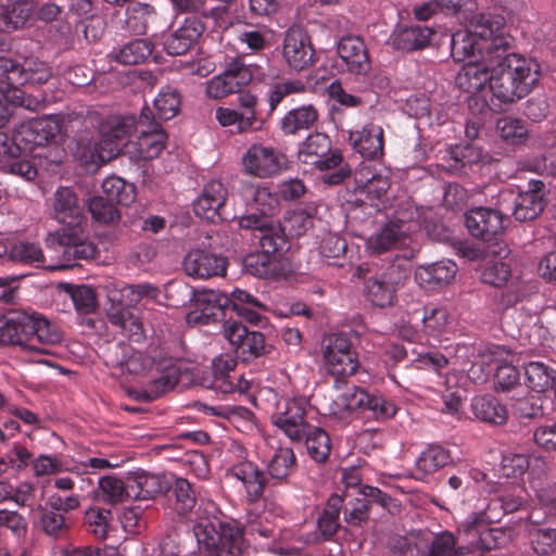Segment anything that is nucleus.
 Wrapping results in <instances>:
<instances>
[{
	"label": "nucleus",
	"instance_id": "nucleus-57",
	"mask_svg": "<svg viewBox=\"0 0 556 556\" xmlns=\"http://www.w3.org/2000/svg\"><path fill=\"white\" fill-rule=\"evenodd\" d=\"M421 321L426 334L439 337L448 328L450 314L444 307H426Z\"/></svg>",
	"mask_w": 556,
	"mask_h": 556
},
{
	"label": "nucleus",
	"instance_id": "nucleus-62",
	"mask_svg": "<svg viewBox=\"0 0 556 556\" xmlns=\"http://www.w3.org/2000/svg\"><path fill=\"white\" fill-rule=\"evenodd\" d=\"M88 207L92 217L100 223H113L119 218L116 203L108 198L93 197L90 199Z\"/></svg>",
	"mask_w": 556,
	"mask_h": 556
},
{
	"label": "nucleus",
	"instance_id": "nucleus-12",
	"mask_svg": "<svg viewBox=\"0 0 556 556\" xmlns=\"http://www.w3.org/2000/svg\"><path fill=\"white\" fill-rule=\"evenodd\" d=\"M282 56L295 72L309 68L315 63V50L311 37L301 26L290 27L283 38Z\"/></svg>",
	"mask_w": 556,
	"mask_h": 556
},
{
	"label": "nucleus",
	"instance_id": "nucleus-38",
	"mask_svg": "<svg viewBox=\"0 0 556 556\" xmlns=\"http://www.w3.org/2000/svg\"><path fill=\"white\" fill-rule=\"evenodd\" d=\"M471 410L478 419L492 425H503L508 418L506 407L492 395L473 397Z\"/></svg>",
	"mask_w": 556,
	"mask_h": 556
},
{
	"label": "nucleus",
	"instance_id": "nucleus-39",
	"mask_svg": "<svg viewBox=\"0 0 556 556\" xmlns=\"http://www.w3.org/2000/svg\"><path fill=\"white\" fill-rule=\"evenodd\" d=\"M318 111L313 104L292 109L281 118L280 128L285 135H294L309 129L318 119Z\"/></svg>",
	"mask_w": 556,
	"mask_h": 556
},
{
	"label": "nucleus",
	"instance_id": "nucleus-56",
	"mask_svg": "<svg viewBox=\"0 0 556 556\" xmlns=\"http://www.w3.org/2000/svg\"><path fill=\"white\" fill-rule=\"evenodd\" d=\"M99 496L102 502L115 505L129 497V480L125 484L118 478L105 476L99 480Z\"/></svg>",
	"mask_w": 556,
	"mask_h": 556
},
{
	"label": "nucleus",
	"instance_id": "nucleus-63",
	"mask_svg": "<svg viewBox=\"0 0 556 556\" xmlns=\"http://www.w3.org/2000/svg\"><path fill=\"white\" fill-rule=\"evenodd\" d=\"M70 295L75 308L83 314H90L98 306L97 295L93 288L88 286H73L70 288Z\"/></svg>",
	"mask_w": 556,
	"mask_h": 556
},
{
	"label": "nucleus",
	"instance_id": "nucleus-64",
	"mask_svg": "<svg viewBox=\"0 0 556 556\" xmlns=\"http://www.w3.org/2000/svg\"><path fill=\"white\" fill-rule=\"evenodd\" d=\"M41 530L55 539L62 538L68 530L70 523L61 513L45 510L39 519Z\"/></svg>",
	"mask_w": 556,
	"mask_h": 556
},
{
	"label": "nucleus",
	"instance_id": "nucleus-32",
	"mask_svg": "<svg viewBox=\"0 0 556 556\" xmlns=\"http://www.w3.org/2000/svg\"><path fill=\"white\" fill-rule=\"evenodd\" d=\"M433 34V29L428 26H399L393 30L390 41L394 49L412 52L426 48Z\"/></svg>",
	"mask_w": 556,
	"mask_h": 556
},
{
	"label": "nucleus",
	"instance_id": "nucleus-34",
	"mask_svg": "<svg viewBox=\"0 0 556 556\" xmlns=\"http://www.w3.org/2000/svg\"><path fill=\"white\" fill-rule=\"evenodd\" d=\"M469 22V31H471L480 40V49L482 42H494L496 39H502L505 43V50H509V41L506 37L497 34L503 27V17L500 15H492L485 13H471L465 17Z\"/></svg>",
	"mask_w": 556,
	"mask_h": 556
},
{
	"label": "nucleus",
	"instance_id": "nucleus-26",
	"mask_svg": "<svg viewBox=\"0 0 556 556\" xmlns=\"http://www.w3.org/2000/svg\"><path fill=\"white\" fill-rule=\"evenodd\" d=\"M338 54L352 74L365 75L370 68L366 46L357 36L343 37L338 43Z\"/></svg>",
	"mask_w": 556,
	"mask_h": 556
},
{
	"label": "nucleus",
	"instance_id": "nucleus-1",
	"mask_svg": "<svg viewBox=\"0 0 556 556\" xmlns=\"http://www.w3.org/2000/svg\"><path fill=\"white\" fill-rule=\"evenodd\" d=\"M493 65L490 91L492 101L498 104H511L532 90L539 80V72L532 63L521 55L505 50Z\"/></svg>",
	"mask_w": 556,
	"mask_h": 556
},
{
	"label": "nucleus",
	"instance_id": "nucleus-14",
	"mask_svg": "<svg viewBox=\"0 0 556 556\" xmlns=\"http://www.w3.org/2000/svg\"><path fill=\"white\" fill-rule=\"evenodd\" d=\"M405 277V273L395 265L388 266L380 274L369 276L365 282V292L368 300L380 307L392 305L395 292Z\"/></svg>",
	"mask_w": 556,
	"mask_h": 556
},
{
	"label": "nucleus",
	"instance_id": "nucleus-20",
	"mask_svg": "<svg viewBox=\"0 0 556 556\" xmlns=\"http://www.w3.org/2000/svg\"><path fill=\"white\" fill-rule=\"evenodd\" d=\"M186 275L195 279H208L226 274V258L205 250L195 249L189 251L182 261Z\"/></svg>",
	"mask_w": 556,
	"mask_h": 556
},
{
	"label": "nucleus",
	"instance_id": "nucleus-41",
	"mask_svg": "<svg viewBox=\"0 0 556 556\" xmlns=\"http://www.w3.org/2000/svg\"><path fill=\"white\" fill-rule=\"evenodd\" d=\"M155 366L159 376L148 384L147 394L149 400H155L174 389L180 377L179 368L170 361L159 362Z\"/></svg>",
	"mask_w": 556,
	"mask_h": 556
},
{
	"label": "nucleus",
	"instance_id": "nucleus-13",
	"mask_svg": "<svg viewBox=\"0 0 556 556\" xmlns=\"http://www.w3.org/2000/svg\"><path fill=\"white\" fill-rule=\"evenodd\" d=\"M305 404L303 399H285L277 403L271 416L274 425L292 441H301L311 427L305 420Z\"/></svg>",
	"mask_w": 556,
	"mask_h": 556
},
{
	"label": "nucleus",
	"instance_id": "nucleus-18",
	"mask_svg": "<svg viewBox=\"0 0 556 556\" xmlns=\"http://www.w3.org/2000/svg\"><path fill=\"white\" fill-rule=\"evenodd\" d=\"M251 79L250 68L240 60H232L222 74L208 81L206 93L212 99H222L230 93L239 92Z\"/></svg>",
	"mask_w": 556,
	"mask_h": 556
},
{
	"label": "nucleus",
	"instance_id": "nucleus-6",
	"mask_svg": "<svg viewBox=\"0 0 556 556\" xmlns=\"http://www.w3.org/2000/svg\"><path fill=\"white\" fill-rule=\"evenodd\" d=\"M323 358L327 372L334 378L336 389H340L358 367L352 343L342 334H331L325 340Z\"/></svg>",
	"mask_w": 556,
	"mask_h": 556
},
{
	"label": "nucleus",
	"instance_id": "nucleus-28",
	"mask_svg": "<svg viewBox=\"0 0 556 556\" xmlns=\"http://www.w3.org/2000/svg\"><path fill=\"white\" fill-rule=\"evenodd\" d=\"M106 316L111 325L128 339L139 342L144 338L143 324L136 309L122 303H113L108 308Z\"/></svg>",
	"mask_w": 556,
	"mask_h": 556
},
{
	"label": "nucleus",
	"instance_id": "nucleus-58",
	"mask_svg": "<svg viewBox=\"0 0 556 556\" xmlns=\"http://www.w3.org/2000/svg\"><path fill=\"white\" fill-rule=\"evenodd\" d=\"M157 295V288L150 283L126 285L121 289L122 300L126 303L123 305L128 307L137 305L143 299L155 300Z\"/></svg>",
	"mask_w": 556,
	"mask_h": 556
},
{
	"label": "nucleus",
	"instance_id": "nucleus-61",
	"mask_svg": "<svg viewBox=\"0 0 556 556\" xmlns=\"http://www.w3.org/2000/svg\"><path fill=\"white\" fill-rule=\"evenodd\" d=\"M510 276L511 269L509 265L500 261L488 262L481 271V280L497 288L505 286Z\"/></svg>",
	"mask_w": 556,
	"mask_h": 556
},
{
	"label": "nucleus",
	"instance_id": "nucleus-5",
	"mask_svg": "<svg viewBox=\"0 0 556 556\" xmlns=\"http://www.w3.org/2000/svg\"><path fill=\"white\" fill-rule=\"evenodd\" d=\"M504 41L496 39L494 42H482L480 56L477 60L468 61L456 77L457 87L475 94L481 91L486 84L491 85L494 61L504 53Z\"/></svg>",
	"mask_w": 556,
	"mask_h": 556
},
{
	"label": "nucleus",
	"instance_id": "nucleus-21",
	"mask_svg": "<svg viewBox=\"0 0 556 556\" xmlns=\"http://www.w3.org/2000/svg\"><path fill=\"white\" fill-rule=\"evenodd\" d=\"M228 190L219 180L208 182L201 195L194 201L193 211L199 217L212 223L226 219L224 205Z\"/></svg>",
	"mask_w": 556,
	"mask_h": 556
},
{
	"label": "nucleus",
	"instance_id": "nucleus-36",
	"mask_svg": "<svg viewBox=\"0 0 556 556\" xmlns=\"http://www.w3.org/2000/svg\"><path fill=\"white\" fill-rule=\"evenodd\" d=\"M355 192L364 193L370 199H380L390 188V177L372 169L359 167L354 175Z\"/></svg>",
	"mask_w": 556,
	"mask_h": 556
},
{
	"label": "nucleus",
	"instance_id": "nucleus-27",
	"mask_svg": "<svg viewBox=\"0 0 556 556\" xmlns=\"http://www.w3.org/2000/svg\"><path fill=\"white\" fill-rule=\"evenodd\" d=\"M456 273L457 265L451 260H444L418 265L415 269V280L422 288L435 289L451 283Z\"/></svg>",
	"mask_w": 556,
	"mask_h": 556
},
{
	"label": "nucleus",
	"instance_id": "nucleus-31",
	"mask_svg": "<svg viewBox=\"0 0 556 556\" xmlns=\"http://www.w3.org/2000/svg\"><path fill=\"white\" fill-rule=\"evenodd\" d=\"M229 475L242 483L249 502L262 498L267 479L257 465L252 462L237 464L230 468Z\"/></svg>",
	"mask_w": 556,
	"mask_h": 556
},
{
	"label": "nucleus",
	"instance_id": "nucleus-47",
	"mask_svg": "<svg viewBox=\"0 0 556 556\" xmlns=\"http://www.w3.org/2000/svg\"><path fill=\"white\" fill-rule=\"evenodd\" d=\"M103 193L116 204L129 205L136 199V188L121 177L109 176L102 182Z\"/></svg>",
	"mask_w": 556,
	"mask_h": 556
},
{
	"label": "nucleus",
	"instance_id": "nucleus-29",
	"mask_svg": "<svg viewBox=\"0 0 556 556\" xmlns=\"http://www.w3.org/2000/svg\"><path fill=\"white\" fill-rule=\"evenodd\" d=\"M237 361L229 354H220L212 361L213 379L205 387L219 391L222 393H231L236 390L244 391L248 389V382L239 379V384H235L230 374L235 370Z\"/></svg>",
	"mask_w": 556,
	"mask_h": 556
},
{
	"label": "nucleus",
	"instance_id": "nucleus-25",
	"mask_svg": "<svg viewBox=\"0 0 556 556\" xmlns=\"http://www.w3.org/2000/svg\"><path fill=\"white\" fill-rule=\"evenodd\" d=\"M53 216L59 223L72 228L81 224L84 208L72 188L60 187L55 190L53 194Z\"/></svg>",
	"mask_w": 556,
	"mask_h": 556
},
{
	"label": "nucleus",
	"instance_id": "nucleus-59",
	"mask_svg": "<svg viewBox=\"0 0 556 556\" xmlns=\"http://www.w3.org/2000/svg\"><path fill=\"white\" fill-rule=\"evenodd\" d=\"M368 400V392L358 387H353L348 390L345 393H342L334 401V405L337 406V410H333L334 414L343 413V412H354L357 409L364 410L365 401Z\"/></svg>",
	"mask_w": 556,
	"mask_h": 556
},
{
	"label": "nucleus",
	"instance_id": "nucleus-52",
	"mask_svg": "<svg viewBox=\"0 0 556 556\" xmlns=\"http://www.w3.org/2000/svg\"><path fill=\"white\" fill-rule=\"evenodd\" d=\"M305 437L307 453L316 463H324L328 459L331 451V440L328 433L321 428H308Z\"/></svg>",
	"mask_w": 556,
	"mask_h": 556
},
{
	"label": "nucleus",
	"instance_id": "nucleus-45",
	"mask_svg": "<svg viewBox=\"0 0 556 556\" xmlns=\"http://www.w3.org/2000/svg\"><path fill=\"white\" fill-rule=\"evenodd\" d=\"M528 387L535 392H545L555 382L556 371L543 362L532 361L525 365Z\"/></svg>",
	"mask_w": 556,
	"mask_h": 556
},
{
	"label": "nucleus",
	"instance_id": "nucleus-7",
	"mask_svg": "<svg viewBox=\"0 0 556 556\" xmlns=\"http://www.w3.org/2000/svg\"><path fill=\"white\" fill-rule=\"evenodd\" d=\"M545 184L542 180H531L527 191L519 192L516 197L511 191H503L500 194V203L518 222L535 219L544 210L546 202L543 195Z\"/></svg>",
	"mask_w": 556,
	"mask_h": 556
},
{
	"label": "nucleus",
	"instance_id": "nucleus-43",
	"mask_svg": "<svg viewBox=\"0 0 556 556\" xmlns=\"http://www.w3.org/2000/svg\"><path fill=\"white\" fill-rule=\"evenodd\" d=\"M126 25L134 35H144L157 20L154 8L148 3L135 2L127 8Z\"/></svg>",
	"mask_w": 556,
	"mask_h": 556
},
{
	"label": "nucleus",
	"instance_id": "nucleus-23",
	"mask_svg": "<svg viewBox=\"0 0 556 556\" xmlns=\"http://www.w3.org/2000/svg\"><path fill=\"white\" fill-rule=\"evenodd\" d=\"M258 80L270 87L268 92L270 112L275 111L286 97L304 92L306 88L300 79H281V71L273 65L260 73Z\"/></svg>",
	"mask_w": 556,
	"mask_h": 556
},
{
	"label": "nucleus",
	"instance_id": "nucleus-50",
	"mask_svg": "<svg viewBox=\"0 0 556 556\" xmlns=\"http://www.w3.org/2000/svg\"><path fill=\"white\" fill-rule=\"evenodd\" d=\"M61 330L51 324L46 317L34 312V329L31 331V341L34 345L47 346L55 345L62 341Z\"/></svg>",
	"mask_w": 556,
	"mask_h": 556
},
{
	"label": "nucleus",
	"instance_id": "nucleus-16",
	"mask_svg": "<svg viewBox=\"0 0 556 556\" xmlns=\"http://www.w3.org/2000/svg\"><path fill=\"white\" fill-rule=\"evenodd\" d=\"M240 111L229 108H217L215 117L223 127L236 126L238 132L249 131L260 121L257 113L258 99L250 92L238 96Z\"/></svg>",
	"mask_w": 556,
	"mask_h": 556
},
{
	"label": "nucleus",
	"instance_id": "nucleus-40",
	"mask_svg": "<svg viewBox=\"0 0 556 556\" xmlns=\"http://www.w3.org/2000/svg\"><path fill=\"white\" fill-rule=\"evenodd\" d=\"M56 242L65 260H88L96 255V245L87 240H79L66 232H55L51 239Z\"/></svg>",
	"mask_w": 556,
	"mask_h": 556
},
{
	"label": "nucleus",
	"instance_id": "nucleus-42",
	"mask_svg": "<svg viewBox=\"0 0 556 556\" xmlns=\"http://www.w3.org/2000/svg\"><path fill=\"white\" fill-rule=\"evenodd\" d=\"M447 450L440 445H429L416 459V478L422 479L451 463Z\"/></svg>",
	"mask_w": 556,
	"mask_h": 556
},
{
	"label": "nucleus",
	"instance_id": "nucleus-19",
	"mask_svg": "<svg viewBox=\"0 0 556 556\" xmlns=\"http://www.w3.org/2000/svg\"><path fill=\"white\" fill-rule=\"evenodd\" d=\"M138 125L141 127V134L137 140L140 157L143 160L157 157L165 148L166 135L161 126L154 122V116L148 106L142 109Z\"/></svg>",
	"mask_w": 556,
	"mask_h": 556
},
{
	"label": "nucleus",
	"instance_id": "nucleus-10",
	"mask_svg": "<svg viewBox=\"0 0 556 556\" xmlns=\"http://www.w3.org/2000/svg\"><path fill=\"white\" fill-rule=\"evenodd\" d=\"M239 226L251 230V241L265 253H278L287 244L285 230L279 223L268 217L249 214L240 217Z\"/></svg>",
	"mask_w": 556,
	"mask_h": 556
},
{
	"label": "nucleus",
	"instance_id": "nucleus-55",
	"mask_svg": "<svg viewBox=\"0 0 556 556\" xmlns=\"http://www.w3.org/2000/svg\"><path fill=\"white\" fill-rule=\"evenodd\" d=\"M496 131L503 141L511 146L523 143L528 137L526 124L511 116L501 117L496 123Z\"/></svg>",
	"mask_w": 556,
	"mask_h": 556
},
{
	"label": "nucleus",
	"instance_id": "nucleus-44",
	"mask_svg": "<svg viewBox=\"0 0 556 556\" xmlns=\"http://www.w3.org/2000/svg\"><path fill=\"white\" fill-rule=\"evenodd\" d=\"M451 54L456 62L477 60L480 56V40L469 30H458L451 38Z\"/></svg>",
	"mask_w": 556,
	"mask_h": 556
},
{
	"label": "nucleus",
	"instance_id": "nucleus-37",
	"mask_svg": "<svg viewBox=\"0 0 556 556\" xmlns=\"http://www.w3.org/2000/svg\"><path fill=\"white\" fill-rule=\"evenodd\" d=\"M169 489L168 481L157 475L139 473L129 479L128 496L134 500L148 501L163 494Z\"/></svg>",
	"mask_w": 556,
	"mask_h": 556
},
{
	"label": "nucleus",
	"instance_id": "nucleus-46",
	"mask_svg": "<svg viewBox=\"0 0 556 556\" xmlns=\"http://www.w3.org/2000/svg\"><path fill=\"white\" fill-rule=\"evenodd\" d=\"M153 43L147 39H137L112 52L114 61L123 65H136L151 55Z\"/></svg>",
	"mask_w": 556,
	"mask_h": 556
},
{
	"label": "nucleus",
	"instance_id": "nucleus-11",
	"mask_svg": "<svg viewBox=\"0 0 556 556\" xmlns=\"http://www.w3.org/2000/svg\"><path fill=\"white\" fill-rule=\"evenodd\" d=\"M298 159L301 163L313 165L320 172L331 170L343 163L339 150L331 149L330 138L321 132H314L300 144Z\"/></svg>",
	"mask_w": 556,
	"mask_h": 556
},
{
	"label": "nucleus",
	"instance_id": "nucleus-54",
	"mask_svg": "<svg viewBox=\"0 0 556 556\" xmlns=\"http://www.w3.org/2000/svg\"><path fill=\"white\" fill-rule=\"evenodd\" d=\"M249 270L260 278H274L280 274L281 267L277 253H261L247 260Z\"/></svg>",
	"mask_w": 556,
	"mask_h": 556
},
{
	"label": "nucleus",
	"instance_id": "nucleus-30",
	"mask_svg": "<svg viewBox=\"0 0 556 556\" xmlns=\"http://www.w3.org/2000/svg\"><path fill=\"white\" fill-rule=\"evenodd\" d=\"M343 497L338 494H332L323 511L316 520V530L312 534L313 542L330 541L340 529L339 516L343 506Z\"/></svg>",
	"mask_w": 556,
	"mask_h": 556
},
{
	"label": "nucleus",
	"instance_id": "nucleus-60",
	"mask_svg": "<svg viewBox=\"0 0 556 556\" xmlns=\"http://www.w3.org/2000/svg\"><path fill=\"white\" fill-rule=\"evenodd\" d=\"M198 291L184 281L169 282L165 288V294L170 306L184 307L193 303Z\"/></svg>",
	"mask_w": 556,
	"mask_h": 556
},
{
	"label": "nucleus",
	"instance_id": "nucleus-51",
	"mask_svg": "<svg viewBox=\"0 0 556 556\" xmlns=\"http://www.w3.org/2000/svg\"><path fill=\"white\" fill-rule=\"evenodd\" d=\"M153 104L157 118L168 121L179 113L181 96L176 88L165 86L159 91Z\"/></svg>",
	"mask_w": 556,
	"mask_h": 556
},
{
	"label": "nucleus",
	"instance_id": "nucleus-2",
	"mask_svg": "<svg viewBox=\"0 0 556 556\" xmlns=\"http://www.w3.org/2000/svg\"><path fill=\"white\" fill-rule=\"evenodd\" d=\"M138 126L134 116H110L100 124L97 139L85 135L78 138L75 155L85 165L105 164L121 153Z\"/></svg>",
	"mask_w": 556,
	"mask_h": 556
},
{
	"label": "nucleus",
	"instance_id": "nucleus-22",
	"mask_svg": "<svg viewBox=\"0 0 556 556\" xmlns=\"http://www.w3.org/2000/svg\"><path fill=\"white\" fill-rule=\"evenodd\" d=\"M228 304V298L213 290L198 291L193 301L194 308L188 313L190 325H208L223 315V308Z\"/></svg>",
	"mask_w": 556,
	"mask_h": 556
},
{
	"label": "nucleus",
	"instance_id": "nucleus-35",
	"mask_svg": "<svg viewBox=\"0 0 556 556\" xmlns=\"http://www.w3.org/2000/svg\"><path fill=\"white\" fill-rule=\"evenodd\" d=\"M409 232V227L405 226V218L399 217L397 222H389L383 228L374 233L367 247L372 253H383L397 244L404 242Z\"/></svg>",
	"mask_w": 556,
	"mask_h": 556
},
{
	"label": "nucleus",
	"instance_id": "nucleus-17",
	"mask_svg": "<svg viewBox=\"0 0 556 556\" xmlns=\"http://www.w3.org/2000/svg\"><path fill=\"white\" fill-rule=\"evenodd\" d=\"M285 163V157L273 147L252 144L242 156L244 170L253 176L266 178L277 175Z\"/></svg>",
	"mask_w": 556,
	"mask_h": 556
},
{
	"label": "nucleus",
	"instance_id": "nucleus-15",
	"mask_svg": "<svg viewBox=\"0 0 556 556\" xmlns=\"http://www.w3.org/2000/svg\"><path fill=\"white\" fill-rule=\"evenodd\" d=\"M506 210L502 203L496 208L475 207L466 214L468 231L476 238L492 241L504 230Z\"/></svg>",
	"mask_w": 556,
	"mask_h": 556
},
{
	"label": "nucleus",
	"instance_id": "nucleus-48",
	"mask_svg": "<svg viewBox=\"0 0 556 556\" xmlns=\"http://www.w3.org/2000/svg\"><path fill=\"white\" fill-rule=\"evenodd\" d=\"M8 258L25 265L41 266L45 263V255L40 244L29 241L14 242L8 248Z\"/></svg>",
	"mask_w": 556,
	"mask_h": 556
},
{
	"label": "nucleus",
	"instance_id": "nucleus-24",
	"mask_svg": "<svg viewBox=\"0 0 556 556\" xmlns=\"http://www.w3.org/2000/svg\"><path fill=\"white\" fill-rule=\"evenodd\" d=\"M204 30V24L200 18L195 16L185 18L182 24L167 37L164 43L166 52L170 55L187 53L198 42Z\"/></svg>",
	"mask_w": 556,
	"mask_h": 556
},
{
	"label": "nucleus",
	"instance_id": "nucleus-49",
	"mask_svg": "<svg viewBox=\"0 0 556 556\" xmlns=\"http://www.w3.org/2000/svg\"><path fill=\"white\" fill-rule=\"evenodd\" d=\"M295 455L291 447L280 446L276 450L267 465V472L271 479L285 481L295 468Z\"/></svg>",
	"mask_w": 556,
	"mask_h": 556
},
{
	"label": "nucleus",
	"instance_id": "nucleus-9",
	"mask_svg": "<svg viewBox=\"0 0 556 556\" xmlns=\"http://www.w3.org/2000/svg\"><path fill=\"white\" fill-rule=\"evenodd\" d=\"M34 329V312H11L0 327V341L9 345H16L22 351L31 354H49V350L34 345L31 331Z\"/></svg>",
	"mask_w": 556,
	"mask_h": 556
},
{
	"label": "nucleus",
	"instance_id": "nucleus-53",
	"mask_svg": "<svg viewBox=\"0 0 556 556\" xmlns=\"http://www.w3.org/2000/svg\"><path fill=\"white\" fill-rule=\"evenodd\" d=\"M468 553V546L457 545V538L450 531H444L434 536L430 543L427 556H464Z\"/></svg>",
	"mask_w": 556,
	"mask_h": 556
},
{
	"label": "nucleus",
	"instance_id": "nucleus-4",
	"mask_svg": "<svg viewBox=\"0 0 556 556\" xmlns=\"http://www.w3.org/2000/svg\"><path fill=\"white\" fill-rule=\"evenodd\" d=\"M52 76L50 66L36 59H26L22 64L8 58H0V125L10 117L5 91L11 86L45 84Z\"/></svg>",
	"mask_w": 556,
	"mask_h": 556
},
{
	"label": "nucleus",
	"instance_id": "nucleus-8",
	"mask_svg": "<svg viewBox=\"0 0 556 556\" xmlns=\"http://www.w3.org/2000/svg\"><path fill=\"white\" fill-rule=\"evenodd\" d=\"M61 128V119L56 116H46L21 124L14 130L20 153L30 154L36 148L46 147L55 140Z\"/></svg>",
	"mask_w": 556,
	"mask_h": 556
},
{
	"label": "nucleus",
	"instance_id": "nucleus-33",
	"mask_svg": "<svg viewBox=\"0 0 556 556\" xmlns=\"http://www.w3.org/2000/svg\"><path fill=\"white\" fill-rule=\"evenodd\" d=\"M350 141L363 157L372 160L383 154V129L374 123L364 125L362 130L351 131Z\"/></svg>",
	"mask_w": 556,
	"mask_h": 556
},
{
	"label": "nucleus",
	"instance_id": "nucleus-3",
	"mask_svg": "<svg viewBox=\"0 0 556 556\" xmlns=\"http://www.w3.org/2000/svg\"><path fill=\"white\" fill-rule=\"evenodd\" d=\"M199 548L208 556H240L243 529L219 520H203L193 527Z\"/></svg>",
	"mask_w": 556,
	"mask_h": 556
}]
</instances>
